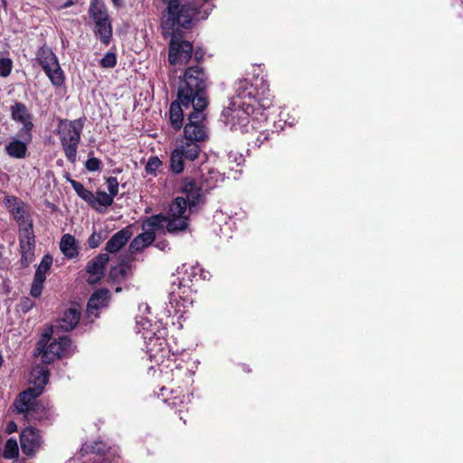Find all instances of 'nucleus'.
Returning a JSON list of instances; mask_svg holds the SVG:
<instances>
[{
	"instance_id": "obj_1",
	"label": "nucleus",
	"mask_w": 463,
	"mask_h": 463,
	"mask_svg": "<svg viewBox=\"0 0 463 463\" xmlns=\"http://www.w3.org/2000/svg\"><path fill=\"white\" fill-rule=\"evenodd\" d=\"M209 78L203 67L189 66L185 69L178 86L177 99L171 102L169 120L171 127L179 131L184 125L183 109L207 108Z\"/></svg>"
},
{
	"instance_id": "obj_2",
	"label": "nucleus",
	"mask_w": 463,
	"mask_h": 463,
	"mask_svg": "<svg viewBox=\"0 0 463 463\" xmlns=\"http://www.w3.org/2000/svg\"><path fill=\"white\" fill-rule=\"evenodd\" d=\"M160 27L165 38L167 34L182 33L183 30L192 29L200 19H206L207 13L202 15V4L198 0H172L165 5Z\"/></svg>"
},
{
	"instance_id": "obj_3",
	"label": "nucleus",
	"mask_w": 463,
	"mask_h": 463,
	"mask_svg": "<svg viewBox=\"0 0 463 463\" xmlns=\"http://www.w3.org/2000/svg\"><path fill=\"white\" fill-rule=\"evenodd\" d=\"M222 117L227 127L231 130H240L241 133H249L252 129L258 128L257 124L262 122L260 116L252 105L247 101H242L237 108H225L222 112Z\"/></svg>"
},
{
	"instance_id": "obj_4",
	"label": "nucleus",
	"mask_w": 463,
	"mask_h": 463,
	"mask_svg": "<svg viewBox=\"0 0 463 463\" xmlns=\"http://www.w3.org/2000/svg\"><path fill=\"white\" fill-rule=\"evenodd\" d=\"M83 122L81 118L75 120L60 119L58 135L67 160L75 163L78 146L80 142Z\"/></svg>"
},
{
	"instance_id": "obj_5",
	"label": "nucleus",
	"mask_w": 463,
	"mask_h": 463,
	"mask_svg": "<svg viewBox=\"0 0 463 463\" xmlns=\"http://www.w3.org/2000/svg\"><path fill=\"white\" fill-rule=\"evenodd\" d=\"M210 189H212V186L204 184L203 176L200 179L184 176L180 182L179 192L185 194L189 210L192 212L194 208L205 203V194Z\"/></svg>"
},
{
	"instance_id": "obj_6",
	"label": "nucleus",
	"mask_w": 463,
	"mask_h": 463,
	"mask_svg": "<svg viewBox=\"0 0 463 463\" xmlns=\"http://www.w3.org/2000/svg\"><path fill=\"white\" fill-rule=\"evenodd\" d=\"M75 346L72 340L68 335L54 338L38 355L43 366L47 368L48 364H52L56 360H61L71 356L74 353Z\"/></svg>"
},
{
	"instance_id": "obj_7",
	"label": "nucleus",
	"mask_w": 463,
	"mask_h": 463,
	"mask_svg": "<svg viewBox=\"0 0 463 463\" xmlns=\"http://www.w3.org/2000/svg\"><path fill=\"white\" fill-rule=\"evenodd\" d=\"M205 109L198 107L195 109V111H191L187 114L188 121L183 127L185 140L201 143L208 138L204 123L206 120Z\"/></svg>"
},
{
	"instance_id": "obj_8",
	"label": "nucleus",
	"mask_w": 463,
	"mask_h": 463,
	"mask_svg": "<svg viewBox=\"0 0 463 463\" xmlns=\"http://www.w3.org/2000/svg\"><path fill=\"white\" fill-rule=\"evenodd\" d=\"M33 376L35 378V387H28L26 390L21 392L12 405H35V399L43 392V386L48 383L50 372L49 369L43 365H36L32 372Z\"/></svg>"
},
{
	"instance_id": "obj_9",
	"label": "nucleus",
	"mask_w": 463,
	"mask_h": 463,
	"mask_svg": "<svg viewBox=\"0 0 463 463\" xmlns=\"http://www.w3.org/2000/svg\"><path fill=\"white\" fill-rule=\"evenodd\" d=\"M168 46V61L171 65L187 64L194 52V45L191 42L183 40L182 33L170 34Z\"/></svg>"
},
{
	"instance_id": "obj_10",
	"label": "nucleus",
	"mask_w": 463,
	"mask_h": 463,
	"mask_svg": "<svg viewBox=\"0 0 463 463\" xmlns=\"http://www.w3.org/2000/svg\"><path fill=\"white\" fill-rule=\"evenodd\" d=\"M11 118L14 121L22 124V128L17 132V137L33 141V129L34 128L33 114L29 111L26 105L23 102H15L10 108Z\"/></svg>"
},
{
	"instance_id": "obj_11",
	"label": "nucleus",
	"mask_w": 463,
	"mask_h": 463,
	"mask_svg": "<svg viewBox=\"0 0 463 463\" xmlns=\"http://www.w3.org/2000/svg\"><path fill=\"white\" fill-rule=\"evenodd\" d=\"M256 109L260 116L261 120L268 119L266 110L270 109L274 103V96L271 94L268 81L263 78L261 87L258 88V91L251 102H247Z\"/></svg>"
},
{
	"instance_id": "obj_12",
	"label": "nucleus",
	"mask_w": 463,
	"mask_h": 463,
	"mask_svg": "<svg viewBox=\"0 0 463 463\" xmlns=\"http://www.w3.org/2000/svg\"><path fill=\"white\" fill-rule=\"evenodd\" d=\"M20 444L24 454L33 457L42 449L43 439L38 430L27 427L20 434Z\"/></svg>"
},
{
	"instance_id": "obj_13",
	"label": "nucleus",
	"mask_w": 463,
	"mask_h": 463,
	"mask_svg": "<svg viewBox=\"0 0 463 463\" xmlns=\"http://www.w3.org/2000/svg\"><path fill=\"white\" fill-rule=\"evenodd\" d=\"M263 76H255L239 80L235 84V91L242 101L251 102L258 91V88L261 87Z\"/></svg>"
},
{
	"instance_id": "obj_14",
	"label": "nucleus",
	"mask_w": 463,
	"mask_h": 463,
	"mask_svg": "<svg viewBox=\"0 0 463 463\" xmlns=\"http://www.w3.org/2000/svg\"><path fill=\"white\" fill-rule=\"evenodd\" d=\"M109 260L107 253H99L90 261H88L85 270L90 275L87 282L96 284L100 282L105 275L106 265Z\"/></svg>"
},
{
	"instance_id": "obj_15",
	"label": "nucleus",
	"mask_w": 463,
	"mask_h": 463,
	"mask_svg": "<svg viewBox=\"0 0 463 463\" xmlns=\"http://www.w3.org/2000/svg\"><path fill=\"white\" fill-rule=\"evenodd\" d=\"M110 298V292L107 288H99L94 291L87 303L86 312L88 317H99V309L108 305Z\"/></svg>"
},
{
	"instance_id": "obj_16",
	"label": "nucleus",
	"mask_w": 463,
	"mask_h": 463,
	"mask_svg": "<svg viewBox=\"0 0 463 463\" xmlns=\"http://www.w3.org/2000/svg\"><path fill=\"white\" fill-rule=\"evenodd\" d=\"M80 307L74 304L71 307L65 309L62 317L56 321V326L64 332H70L77 326L80 322Z\"/></svg>"
},
{
	"instance_id": "obj_17",
	"label": "nucleus",
	"mask_w": 463,
	"mask_h": 463,
	"mask_svg": "<svg viewBox=\"0 0 463 463\" xmlns=\"http://www.w3.org/2000/svg\"><path fill=\"white\" fill-rule=\"evenodd\" d=\"M132 235L133 232L130 225L121 229L113 234L107 241L105 250L111 254L117 253L124 245H126Z\"/></svg>"
},
{
	"instance_id": "obj_18",
	"label": "nucleus",
	"mask_w": 463,
	"mask_h": 463,
	"mask_svg": "<svg viewBox=\"0 0 463 463\" xmlns=\"http://www.w3.org/2000/svg\"><path fill=\"white\" fill-rule=\"evenodd\" d=\"M94 24L93 33L102 44L108 46L113 36L112 20L110 17L92 21Z\"/></svg>"
},
{
	"instance_id": "obj_19",
	"label": "nucleus",
	"mask_w": 463,
	"mask_h": 463,
	"mask_svg": "<svg viewBox=\"0 0 463 463\" xmlns=\"http://www.w3.org/2000/svg\"><path fill=\"white\" fill-rule=\"evenodd\" d=\"M156 238V234L155 231H144L130 241L128 246L129 252H141L145 248L152 245Z\"/></svg>"
},
{
	"instance_id": "obj_20",
	"label": "nucleus",
	"mask_w": 463,
	"mask_h": 463,
	"mask_svg": "<svg viewBox=\"0 0 463 463\" xmlns=\"http://www.w3.org/2000/svg\"><path fill=\"white\" fill-rule=\"evenodd\" d=\"M16 413L24 415L29 422L43 421L48 419L47 407H15Z\"/></svg>"
},
{
	"instance_id": "obj_21",
	"label": "nucleus",
	"mask_w": 463,
	"mask_h": 463,
	"mask_svg": "<svg viewBox=\"0 0 463 463\" xmlns=\"http://www.w3.org/2000/svg\"><path fill=\"white\" fill-rule=\"evenodd\" d=\"M18 239L20 249H35V235L33 221L25 223V226L19 228Z\"/></svg>"
},
{
	"instance_id": "obj_22",
	"label": "nucleus",
	"mask_w": 463,
	"mask_h": 463,
	"mask_svg": "<svg viewBox=\"0 0 463 463\" xmlns=\"http://www.w3.org/2000/svg\"><path fill=\"white\" fill-rule=\"evenodd\" d=\"M32 141H26L25 139H13L5 146L6 154L17 159H22L26 156L27 154V144Z\"/></svg>"
},
{
	"instance_id": "obj_23",
	"label": "nucleus",
	"mask_w": 463,
	"mask_h": 463,
	"mask_svg": "<svg viewBox=\"0 0 463 463\" xmlns=\"http://www.w3.org/2000/svg\"><path fill=\"white\" fill-rule=\"evenodd\" d=\"M88 14L91 21L110 17L104 0H90Z\"/></svg>"
},
{
	"instance_id": "obj_24",
	"label": "nucleus",
	"mask_w": 463,
	"mask_h": 463,
	"mask_svg": "<svg viewBox=\"0 0 463 463\" xmlns=\"http://www.w3.org/2000/svg\"><path fill=\"white\" fill-rule=\"evenodd\" d=\"M60 249L68 259H74L79 255L76 239L69 233H66L61 237Z\"/></svg>"
},
{
	"instance_id": "obj_25",
	"label": "nucleus",
	"mask_w": 463,
	"mask_h": 463,
	"mask_svg": "<svg viewBox=\"0 0 463 463\" xmlns=\"http://www.w3.org/2000/svg\"><path fill=\"white\" fill-rule=\"evenodd\" d=\"M36 61L42 69H45L49 65H53L59 60L56 54L52 52V48L47 46L46 43L43 44L36 52Z\"/></svg>"
},
{
	"instance_id": "obj_26",
	"label": "nucleus",
	"mask_w": 463,
	"mask_h": 463,
	"mask_svg": "<svg viewBox=\"0 0 463 463\" xmlns=\"http://www.w3.org/2000/svg\"><path fill=\"white\" fill-rule=\"evenodd\" d=\"M65 177L73 187L77 195L88 203L92 208H95V195L90 190L85 188L81 183L72 179L70 174H67Z\"/></svg>"
},
{
	"instance_id": "obj_27",
	"label": "nucleus",
	"mask_w": 463,
	"mask_h": 463,
	"mask_svg": "<svg viewBox=\"0 0 463 463\" xmlns=\"http://www.w3.org/2000/svg\"><path fill=\"white\" fill-rule=\"evenodd\" d=\"M43 70L54 87L58 88L64 84L65 75L61 68L59 61L54 62L53 65H49Z\"/></svg>"
},
{
	"instance_id": "obj_28",
	"label": "nucleus",
	"mask_w": 463,
	"mask_h": 463,
	"mask_svg": "<svg viewBox=\"0 0 463 463\" xmlns=\"http://www.w3.org/2000/svg\"><path fill=\"white\" fill-rule=\"evenodd\" d=\"M189 203L184 197L177 196L169 204L168 215L170 217H189L185 215Z\"/></svg>"
},
{
	"instance_id": "obj_29",
	"label": "nucleus",
	"mask_w": 463,
	"mask_h": 463,
	"mask_svg": "<svg viewBox=\"0 0 463 463\" xmlns=\"http://www.w3.org/2000/svg\"><path fill=\"white\" fill-rule=\"evenodd\" d=\"M176 149L183 154L186 161H194L202 151L199 143L187 140Z\"/></svg>"
},
{
	"instance_id": "obj_30",
	"label": "nucleus",
	"mask_w": 463,
	"mask_h": 463,
	"mask_svg": "<svg viewBox=\"0 0 463 463\" xmlns=\"http://www.w3.org/2000/svg\"><path fill=\"white\" fill-rule=\"evenodd\" d=\"M165 229L171 234H176L180 232H185L189 226V217H170L167 216Z\"/></svg>"
},
{
	"instance_id": "obj_31",
	"label": "nucleus",
	"mask_w": 463,
	"mask_h": 463,
	"mask_svg": "<svg viewBox=\"0 0 463 463\" xmlns=\"http://www.w3.org/2000/svg\"><path fill=\"white\" fill-rule=\"evenodd\" d=\"M168 217L164 213L154 214L146 217L141 224L143 231H156L164 228L163 222H166Z\"/></svg>"
},
{
	"instance_id": "obj_32",
	"label": "nucleus",
	"mask_w": 463,
	"mask_h": 463,
	"mask_svg": "<svg viewBox=\"0 0 463 463\" xmlns=\"http://www.w3.org/2000/svg\"><path fill=\"white\" fill-rule=\"evenodd\" d=\"M188 288L189 287L184 284V279L175 278L171 284L170 298L172 300H175L176 298L185 299Z\"/></svg>"
},
{
	"instance_id": "obj_33",
	"label": "nucleus",
	"mask_w": 463,
	"mask_h": 463,
	"mask_svg": "<svg viewBox=\"0 0 463 463\" xmlns=\"http://www.w3.org/2000/svg\"><path fill=\"white\" fill-rule=\"evenodd\" d=\"M10 213L14 216V219L17 222L19 228H21V226H25V223L33 221L29 217L25 216L26 212L24 209V203L20 200L14 205H13Z\"/></svg>"
},
{
	"instance_id": "obj_34",
	"label": "nucleus",
	"mask_w": 463,
	"mask_h": 463,
	"mask_svg": "<svg viewBox=\"0 0 463 463\" xmlns=\"http://www.w3.org/2000/svg\"><path fill=\"white\" fill-rule=\"evenodd\" d=\"M184 157L176 148L173 150L170 156V171L174 174H180L184 168Z\"/></svg>"
},
{
	"instance_id": "obj_35",
	"label": "nucleus",
	"mask_w": 463,
	"mask_h": 463,
	"mask_svg": "<svg viewBox=\"0 0 463 463\" xmlns=\"http://www.w3.org/2000/svg\"><path fill=\"white\" fill-rule=\"evenodd\" d=\"M58 329L56 324L46 329L41 335V338L36 344L35 354H40L50 344L52 336L55 330Z\"/></svg>"
},
{
	"instance_id": "obj_36",
	"label": "nucleus",
	"mask_w": 463,
	"mask_h": 463,
	"mask_svg": "<svg viewBox=\"0 0 463 463\" xmlns=\"http://www.w3.org/2000/svg\"><path fill=\"white\" fill-rule=\"evenodd\" d=\"M274 136H278V133L274 130L260 131L257 137L255 138L254 146L257 147H261L262 146H270V141L273 139Z\"/></svg>"
},
{
	"instance_id": "obj_37",
	"label": "nucleus",
	"mask_w": 463,
	"mask_h": 463,
	"mask_svg": "<svg viewBox=\"0 0 463 463\" xmlns=\"http://www.w3.org/2000/svg\"><path fill=\"white\" fill-rule=\"evenodd\" d=\"M19 455V448L16 439L11 438L5 442V449L3 451V457L6 459H13L17 458Z\"/></svg>"
},
{
	"instance_id": "obj_38",
	"label": "nucleus",
	"mask_w": 463,
	"mask_h": 463,
	"mask_svg": "<svg viewBox=\"0 0 463 463\" xmlns=\"http://www.w3.org/2000/svg\"><path fill=\"white\" fill-rule=\"evenodd\" d=\"M44 281L45 280L41 277L40 272H38V274H34V278L30 289V295L33 298L41 297Z\"/></svg>"
},
{
	"instance_id": "obj_39",
	"label": "nucleus",
	"mask_w": 463,
	"mask_h": 463,
	"mask_svg": "<svg viewBox=\"0 0 463 463\" xmlns=\"http://www.w3.org/2000/svg\"><path fill=\"white\" fill-rule=\"evenodd\" d=\"M52 265V257L50 254H45L42 260L37 267L35 273L38 274L40 272V275L44 280L46 279V273L50 270L51 267Z\"/></svg>"
},
{
	"instance_id": "obj_40",
	"label": "nucleus",
	"mask_w": 463,
	"mask_h": 463,
	"mask_svg": "<svg viewBox=\"0 0 463 463\" xmlns=\"http://www.w3.org/2000/svg\"><path fill=\"white\" fill-rule=\"evenodd\" d=\"M35 249H20V266L23 269L28 268L34 260Z\"/></svg>"
},
{
	"instance_id": "obj_41",
	"label": "nucleus",
	"mask_w": 463,
	"mask_h": 463,
	"mask_svg": "<svg viewBox=\"0 0 463 463\" xmlns=\"http://www.w3.org/2000/svg\"><path fill=\"white\" fill-rule=\"evenodd\" d=\"M162 164V161L156 156H150L145 166L146 173L156 176V171Z\"/></svg>"
},
{
	"instance_id": "obj_42",
	"label": "nucleus",
	"mask_w": 463,
	"mask_h": 463,
	"mask_svg": "<svg viewBox=\"0 0 463 463\" xmlns=\"http://www.w3.org/2000/svg\"><path fill=\"white\" fill-rule=\"evenodd\" d=\"M114 199L104 191H97V196H95V206L97 204L101 206H110L112 205Z\"/></svg>"
},
{
	"instance_id": "obj_43",
	"label": "nucleus",
	"mask_w": 463,
	"mask_h": 463,
	"mask_svg": "<svg viewBox=\"0 0 463 463\" xmlns=\"http://www.w3.org/2000/svg\"><path fill=\"white\" fill-rule=\"evenodd\" d=\"M13 61L10 58H0V76L5 78L10 75Z\"/></svg>"
},
{
	"instance_id": "obj_44",
	"label": "nucleus",
	"mask_w": 463,
	"mask_h": 463,
	"mask_svg": "<svg viewBox=\"0 0 463 463\" xmlns=\"http://www.w3.org/2000/svg\"><path fill=\"white\" fill-rule=\"evenodd\" d=\"M102 68H114L117 65V56L114 52H107L99 61Z\"/></svg>"
},
{
	"instance_id": "obj_45",
	"label": "nucleus",
	"mask_w": 463,
	"mask_h": 463,
	"mask_svg": "<svg viewBox=\"0 0 463 463\" xmlns=\"http://www.w3.org/2000/svg\"><path fill=\"white\" fill-rule=\"evenodd\" d=\"M109 194L114 199L118 194V181L117 177L109 176L106 179Z\"/></svg>"
},
{
	"instance_id": "obj_46",
	"label": "nucleus",
	"mask_w": 463,
	"mask_h": 463,
	"mask_svg": "<svg viewBox=\"0 0 463 463\" xmlns=\"http://www.w3.org/2000/svg\"><path fill=\"white\" fill-rule=\"evenodd\" d=\"M34 302L28 297H23L21 299H20V302H19V308L20 310L26 314L28 313L33 307H34Z\"/></svg>"
},
{
	"instance_id": "obj_47",
	"label": "nucleus",
	"mask_w": 463,
	"mask_h": 463,
	"mask_svg": "<svg viewBox=\"0 0 463 463\" xmlns=\"http://www.w3.org/2000/svg\"><path fill=\"white\" fill-rule=\"evenodd\" d=\"M206 54V52L202 47H196L194 49L193 57L194 61L197 63L195 66H200V63H202L204 61V56Z\"/></svg>"
},
{
	"instance_id": "obj_48",
	"label": "nucleus",
	"mask_w": 463,
	"mask_h": 463,
	"mask_svg": "<svg viewBox=\"0 0 463 463\" xmlns=\"http://www.w3.org/2000/svg\"><path fill=\"white\" fill-rule=\"evenodd\" d=\"M100 165L101 161L97 157H90L85 163V167L91 172L99 170Z\"/></svg>"
},
{
	"instance_id": "obj_49",
	"label": "nucleus",
	"mask_w": 463,
	"mask_h": 463,
	"mask_svg": "<svg viewBox=\"0 0 463 463\" xmlns=\"http://www.w3.org/2000/svg\"><path fill=\"white\" fill-rule=\"evenodd\" d=\"M102 240V235L94 232L88 239V245L91 249H96L100 245Z\"/></svg>"
},
{
	"instance_id": "obj_50",
	"label": "nucleus",
	"mask_w": 463,
	"mask_h": 463,
	"mask_svg": "<svg viewBox=\"0 0 463 463\" xmlns=\"http://www.w3.org/2000/svg\"><path fill=\"white\" fill-rule=\"evenodd\" d=\"M118 275L124 278L126 275V269L124 267H114L109 271V277L115 279Z\"/></svg>"
},
{
	"instance_id": "obj_51",
	"label": "nucleus",
	"mask_w": 463,
	"mask_h": 463,
	"mask_svg": "<svg viewBox=\"0 0 463 463\" xmlns=\"http://www.w3.org/2000/svg\"><path fill=\"white\" fill-rule=\"evenodd\" d=\"M200 272V278L202 279H207L208 277L210 276V273L208 271H205L203 270L202 268L200 267H193V275L195 276L197 275V273Z\"/></svg>"
},
{
	"instance_id": "obj_52",
	"label": "nucleus",
	"mask_w": 463,
	"mask_h": 463,
	"mask_svg": "<svg viewBox=\"0 0 463 463\" xmlns=\"http://www.w3.org/2000/svg\"><path fill=\"white\" fill-rule=\"evenodd\" d=\"M19 200L14 196H6L5 198V205L11 210L13 205H14Z\"/></svg>"
},
{
	"instance_id": "obj_53",
	"label": "nucleus",
	"mask_w": 463,
	"mask_h": 463,
	"mask_svg": "<svg viewBox=\"0 0 463 463\" xmlns=\"http://www.w3.org/2000/svg\"><path fill=\"white\" fill-rule=\"evenodd\" d=\"M155 246L160 250H165L168 247V242L165 240L157 241Z\"/></svg>"
},
{
	"instance_id": "obj_54",
	"label": "nucleus",
	"mask_w": 463,
	"mask_h": 463,
	"mask_svg": "<svg viewBox=\"0 0 463 463\" xmlns=\"http://www.w3.org/2000/svg\"><path fill=\"white\" fill-rule=\"evenodd\" d=\"M76 3L75 0H67L62 5H61L58 9L61 10V9H64V8H68V7H71L72 5H74Z\"/></svg>"
},
{
	"instance_id": "obj_55",
	"label": "nucleus",
	"mask_w": 463,
	"mask_h": 463,
	"mask_svg": "<svg viewBox=\"0 0 463 463\" xmlns=\"http://www.w3.org/2000/svg\"><path fill=\"white\" fill-rule=\"evenodd\" d=\"M7 432L8 433H12V432H14L17 429V426L16 424L14 422V421H11L7 424Z\"/></svg>"
},
{
	"instance_id": "obj_56",
	"label": "nucleus",
	"mask_w": 463,
	"mask_h": 463,
	"mask_svg": "<svg viewBox=\"0 0 463 463\" xmlns=\"http://www.w3.org/2000/svg\"><path fill=\"white\" fill-rule=\"evenodd\" d=\"M114 7L116 8H121L123 7L124 5V1L123 0H111Z\"/></svg>"
},
{
	"instance_id": "obj_57",
	"label": "nucleus",
	"mask_w": 463,
	"mask_h": 463,
	"mask_svg": "<svg viewBox=\"0 0 463 463\" xmlns=\"http://www.w3.org/2000/svg\"><path fill=\"white\" fill-rule=\"evenodd\" d=\"M164 402H165L167 405H173V406H175L177 405V402L174 400L172 402H170L168 399L166 398H164L163 399Z\"/></svg>"
},
{
	"instance_id": "obj_58",
	"label": "nucleus",
	"mask_w": 463,
	"mask_h": 463,
	"mask_svg": "<svg viewBox=\"0 0 463 463\" xmlns=\"http://www.w3.org/2000/svg\"><path fill=\"white\" fill-rule=\"evenodd\" d=\"M243 367H244V368H243V370H244V371H246V372H248V373H250V369H249V368H248V367H246L245 365H243Z\"/></svg>"
},
{
	"instance_id": "obj_59",
	"label": "nucleus",
	"mask_w": 463,
	"mask_h": 463,
	"mask_svg": "<svg viewBox=\"0 0 463 463\" xmlns=\"http://www.w3.org/2000/svg\"><path fill=\"white\" fill-rule=\"evenodd\" d=\"M165 391H166V389H165V388H162V389H161V394H162V396H164V392H165Z\"/></svg>"
},
{
	"instance_id": "obj_60",
	"label": "nucleus",
	"mask_w": 463,
	"mask_h": 463,
	"mask_svg": "<svg viewBox=\"0 0 463 463\" xmlns=\"http://www.w3.org/2000/svg\"><path fill=\"white\" fill-rule=\"evenodd\" d=\"M3 364V357L0 355V366Z\"/></svg>"
}]
</instances>
